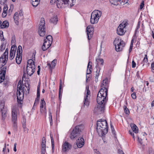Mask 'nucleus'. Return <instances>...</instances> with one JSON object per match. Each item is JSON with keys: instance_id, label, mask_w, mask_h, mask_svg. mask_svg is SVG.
<instances>
[{"instance_id": "nucleus-1", "label": "nucleus", "mask_w": 154, "mask_h": 154, "mask_svg": "<svg viewBox=\"0 0 154 154\" xmlns=\"http://www.w3.org/2000/svg\"><path fill=\"white\" fill-rule=\"evenodd\" d=\"M108 89L105 87L102 88L99 91L97 96V101L99 104L97 108L98 111L103 112L105 109V107L108 99L107 96Z\"/></svg>"}, {"instance_id": "nucleus-2", "label": "nucleus", "mask_w": 154, "mask_h": 154, "mask_svg": "<svg viewBox=\"0 0 154 154\" xmlns=\"http://www.w3.org/2000/svg\"><path fill=\"white\" fill-rule=\"evenodd\" d=\"M97 122V130L98 133L99 134L101 132L103 136L105 135L108 130V126L106 120L100 119Z\"/></svg>"}, {"instance_id": "nucleus-3", "label": "nucleus", "mask_w": 154, "mask_h": 154, "mask_svg": "<svg viewBox=\"0 0 154 154\" xmlns=\"http://www.w3.org/2000/svg\"><path fill=\"white\" fill-rule=\"evenodd\" d=\"M56 0H51V4L54 3ZM76 0H57V5L58 8H62L65 7V5H67L69 8H71L75 3Z\"/></svg>"}, {"instance_id": "nucleus-4", "label": "nucleus", "mask_w": 154, "mask_h": 154, "mask_svg": "<svg viewBox=\"0 0 154 154\" xmlns=\"http://www.w3.org/2000/svg\"><path fill=\"white\" fill-rule=\"evenodd\" d=\"M83 129L82 125H76L72 130L69 131V137L71 140H73L79 136L80 132Z\"/></svg>"}, {"instance_id": "nucleus-5", "label": "nucleus", "mask_w": 154, "mask_h": 154, "mask_svg": "<svg viewBox=\"0 0 154 154\" xmlns=\"http://www.w3.org/2000/svg\"><path fill=\"white\" fill-rule=\"evenodd\" d=\"M18 109L17 105H14L11 108V119L13 123V127L14 130L17 128V113Z\"/></svg>"}, {"instance_id": "nucleus-6", "label": "nucleus", "mask_w": 154, "mask_h": 154, "mask_svg": "<svg viewBox=\"0 0 154 154\" xmlns=\"http://www.w3.org/2000/svg\"><path fill=\"white\" fill-rule=\"evenodd\" d=\"M115 49L117 52L122 51L125 45V43L124 41L121 39L116 38L113 42Z\"/></svg>"}, {"instance_id": "nucleus-7", "label": "nucleus", "mask_w": 154, "mask_h": 154, "mask_svg": "<svg viewBox=\"0 0 154 154\" xmlns=\"http://www.w3.org/2000/svg\"><path fill=\"white\" fill-rule=\"evenodd\" d=\"M101 12L98 10H95L91 13L90 19V22L91 24L97 23L99 19L101 16Z\"/></svg>"}, {"instance_id": "nucleus-8", "label": "nucleus", "mask_w": 154, "mask_h": 154, "mask_svg": "<svg viewBox=\"0 0 154 154\" xmlns=\"http://www.w3.org/2000/svg\"><path fill=\"white\" fill-rule=\"evenodd\" d=\"M8 49L7 48L0 57V68H2L6 63L8 59Z\"/></svg>"}, {"instance_id": "nucleus-9", "label": "nucleus", "mask_w": 154, "mask_h": 154, "mask_svg": "<svg viewBox=\"0 0 154 154\" xmlns=\"http://www.w3.org/2000/svg\"><path fill=\"white\" fill-rule=\"evenodd\" d=\"M45 22L44 18L41 19L40 22L38 32L39 35L41 36H43L45 34Z\"/></svg>"}, {"instance_id": "nucleus-10", "label": "nucleus", "mask_w": 154, "mask_h": 154, "mask_svg": "<svg viewBox=\"0 0 154 154\" xmlns=\"http://www.w3.org/2000/svg\"><path fill=\"white\" fill-rule=\"evenodd\" d=\"M7 109L4 107V104L3 103H0V112L1 113L2 119L4 120L7 116Z\"/></svg>"}, {"instance_id": "nucleus-11", "label": "nucleus", "mask_w": 154, "mask_h": 154, "mask_svg": "<svg viewBox=\"0 0 154 154\" xmlns=\"http://www.w3.org/2000/svg\"><path fill=\"white\" fill-rule=\"evenodd\" d=\"M72 147V145L66 141L62 145V150L64 152H66L70 150Z\"/></svg>"}, {"instance_id": "nucleus-12", "label": "nucleus", "mask_w": 154, "mask_h": 154, "mask_svg": "<svg viewBox=\"0 0 154 154\" xmlns=\"http://www.w3.org/2000/svg\"><path fill=\"white\" fill-rule=\"evenodd\" d=\"M86 95L84 98V101H83L84 104L82 107H84L85 106H88L89 104V102L88 99V96L90 94V91L89 89V87H86Z\"/></svg>"}, {"instance_id": "nucleus-13", "label": "nucleus", "mask_w": 154, "mask_h": 154, "mask_svg": "<svg viewBox=\"0 0 154 154\" xmlns=\"http://www.w3.org/2000/svg\"><path fill=\"white\" fill-rule=\"evenodd\" d=\"M94 29L91 25L88 26L86 28L88 38L90 40L94 32Z\"/></svg>"}, {"instance_id": "nucleus-14", "label": "nucleus", "mask_w": 154, "mask_h": 154, "mask_svg": "<svg viewBox=\"0 0 154 154\" xmlns=\"http://www.w3.org/2000/svg\"><path fill=\"white\" fill-rule=\"evenodd\" d=\"M35 70V66L32 65V66H27L26 67V72L27 74L31 76L34 72Z\"/></svg>"}, {"instance_id": "nucleus-15", "label": "nucleus", "mask_w": 154, "mask_h": 154, "mask_svg": "<svg viewBox=\"0 0 154 154\" xmlns=\"http://www.w3.org/2000/svg\"><path fill=\"white\" fill-rule=\"evenodd\" d=\"M46 139L45 137H43L42 139L41 143V154H45L46 147Z\"/></svg>"}, {"instance_id": "nucleus-16", "label": "nucleus", "mask_w": 154, "mask_h": 154, "mask_svg": "<svg viewBox=\"0 0 154 154\" xmlns=\"http://www.w3.org/2000/svg\"><path fill=\"white\" fill-rule=\"evenodd\" d=\"M17 50V46L13 45L11 47L10 51L9 58L11 60H12L14 58Z\"/></svg>"}, {"instance_id": "nucleus-17", "label": "nucleus", "mask_w": 154, "mask_h": 154, "mask_svg": "<svg viewBox=\"0 0 154 154\" xmlns=\"http://www.w3.org/2000/svg\"><path fill=\"white\" fill-rule=\"evenodd\" d=\"M96 61L97 64L96 66V68L97 69L100 70L103 64V60L101 58L97 59Z\"/></svg>"}, {"instance_id": "nucleus-18", "label": "nucleus", "mask_w": 154, "mask_h": 154, "mask_svg": "<svg viewBox=\"0 0 154 154\" xmlns=\"http://www.w3.org/2000/svg\"><path fill=\"white\" fill-rule=\"evenodd\" d=\"M125 32V28L123 27L122 24H120L117 29V32L118 34L120 35H123Z\"/></svg>"}, {"instance_id": "nucleus-19", "label": "nucleus", "mask_w": 154, "mask_h": 154, "mask_svg": "<svg viewBox=\"0 0 154 154\" xmlns=\"http://www.w3.org/2000/svg\"><path fill=\"white\" fill-rule=\"evenodd\" d=\"M76 143L78 148H82L84 145V140L82 137H79L76 140Z\"/></svg>"}, {"instance_id": "nucleus-20", "label": "nucleus", "mask_w": 154, "mask_h": 154, "mask_svg": "<svg viewBox=\"0 0 154 154\" xmlns=\"http://www.w3.org/2000/svg\"><path fill=\"white\" fill-rule=\"evenodd\" d=\"M24 92L23 90L21 91H19L17 92V96L18 102L22 101L23 99Z\"/></svg>"}, {"instance_id": "nucleus-21", "label": "nucleus", "mask_w": 154, "mask_h": 154, "mask_svg": "<svg viewBox=\"0 0 154 154\" xmlns=\"http://www.w3.org/2000/svg\"><path fill=\"white\" fill-rule=\"evenodd\" d=\"M49 42L46 41V40H44V43L42 46V48L43 51L46 50L50 46L51 44Z\"/></svg>"}, {"instance_id": "nucleus-22", "label": "nucleus", "mask_w": 154, "mask_h": 154, "mask_svg": "<svg viewBox=\"0 0 154 154\" xmlns=\"http://www.w3.org/2000/svg\"><path fill=\"white\" fill-rule=\"evenodd\" d=\"M56 63L57 60L54 59V60L52 61L51 64L50 63H47V65L49 66V68L51 71H52V69L54 67L56 64Z\"/></svg>"}, {"instance_id": "nucleus-23", "label": "nucleus", "mask_w": 154, "mask_h": 154, "mask_svg": "<svg viewBox=\"0 0 154 154\" xmlns=\"http://www.w3.org/2000/svg\"><path fill=\"white\" fill-rule=\"evenodd\" d=\"M58 21V18L57 16H54L51 18L50 22L54 25H56Z\"/></svg>"}, {"instance_id": "nucleus-24", "label": "nucleus", "mask_w": 154, "mask_h": 154, "mask_svg": "<svg viewBox=\"0 0 154 154\" xmlns=\"http://www.w3.org/2000/svg\"><path fill=\"white\" fill-rule=\"evenodd\" d=\"M130 126L132 130V131H134L136 134L138 133V128L135 124L133 123L131 124Z\"/></svg>"}, {"instance_id": "nucleus-25", "label": "nucleus", "mask_w": 154, "mask_h": 154, "mask_svg": "<svg viewBox=\"0 0 154 154\" xmlns=\"http://www.w3.org/2000/svg\"><path fill=\"white\" fill-rule=\"evenodd\" d=\"M9 26V23L7 21H4L0 26V28L3 29L8 28Z\"/></svg>"}, {"instance_id": "nucleus-26", "label": "nucleus", "mask_w": 154, "mask_h": 154, "mask_svg": "<svg viewBox=\"0 0 154 154\" xmlns=\"http://www.w3.org/2000/svg\"><path fill=\"white\" fill-rule=\"evenodd\" d=\"M108 79L107 78L103 80L101 84V87H107L108 84Z\"/></svg>"}, {"instance_id": "nucleus-27", "label": "nucleus", "mask_w": 154, "mask_h": 154, "mask_svg": "<svg viewBox=\"0 0 154 154\" xmlns=\"http://www.w3.org/2000/svg\"><path fill=\"white\" fill-rule=\"evenodd\" d=\"M122 0H110V2L113 5H117L121 3Z\"/></svg>"}, {"instance_id": "nucleus-28", "label": "nucleus", "mask_w": 154, "mask_h": 154, "mask_svg": "<svg viewBox=\"0 0 154 154\" xmlns=\"http://www.w3.org/2000/svg\"><path fill=\"white\" fill-rule=\"evenodd\" d=\"M22 55H17L16 61L17 64H20L22 60Z\"/></svg>"}, {"instance_id": "nucleus-29", "label": "nucleus", "mask_w": 154, "mask_h": 154, "mask_svg": "<svg viewBox=\"0 0 154 154\" xmlns=\"http://www.w3.org/2000/svg\"><path fill=\"white\" fill-rule=\"evenodd\" d=\"M32 5L34 7H36L39 3L40 0H31Z\"/></svg>"}, {"instance_id": "nucleus-30", "label": "nucleus", "mask_w": 154, "mask_h": 154, "mask_svg": "<svg viewBox=\"0 0 154 154\" xmlns=\"http://www.w3.org/2000/svg\"><path fill=\"white\" fill-rule=\"evenodd\" d=\"M22 47L21 46H18L17 51V55H22Z\"/></svg>"}, {"instance_id": "nucleus-31", "label": "nucleus", "mask_w": 154, "mask_h": 154, "mask_svg": "<svg viewBox=\"0 0 154 154\" xmlns=\"http://www.w3.org/2000/svg\"><path fill=\"white\" fill-rule=\"evenodd\" d=\"M62 82L61 80H60V86L59 88V99H60L61 98V97H60V95L61 93V91L62 90Z\"/></svg>"}, {"instance_id": "nucleus-32", "label": "nucleus", "mask_w": 154, "mask_h": 154, "mask_svg": "<svg viewBox=\"0 0 154 154\" xmlns=\"http://www.w3.org/2000/svg\"><path fill=\"white\" fill-rule=\"evenodd\" d=\"M45 40H46V41L51 44L53 40L52 36L51 35H49L46 37V39Z\"/></svg>"}, {"instance_id": "nucleus-33", "label": "nucleus", "mask_w": 154, "mask_h": 154, "mask_svg": "<svg viewBox=\"0 0 154 154\" xmlns=\"http://www.w3.org/2000/svg\"><path fill=\"white\" fill-rule=\"evenodd\" d=\"M32 65H35V63L33 60L32 59H29L27 61V66H32Z\"/></svg>"}, {"instance_id": "nucleus-34", "label": "nucleus", "mask_w": 154, "mask_h": 154, "mask_svg": "<svg viewBox=\"0 0 154 154\" xmlns=\"http://www.w3.org/2000/svg\"><path fill=\"white\" fill-rule=\"evenodd\" d=\"M51 138V146H52V151H54V143L53 139V137L50 134Z\"/></svg>"}, {"instance_id": "nucleus-35", "label": "nucleus", "mask_w": 154, "mask_h": 154, "mask_svg": "<svg viewBox=\"0 0 154 154\" xmlns=\"http://www.w3.org/2000/svg\"><path fill=\"white\" fill-rule=\"evenodd\" d=\"M40 112L41 113H45L46 114L47 111L46 109L45 106L44 108L40 107Z\"/></svg>"}, {"instance_id": "nucleus-36", "label": "nucleus", "mask_w": 154, "mask_h": 154, "mask_svg": "<svg viewBox=\"0 0 154 154\" xmlns=\"http://www.w3.org/2000/svg\"><path fill=\"white\" fill-rule=\"evenodd\" d=\"M40 107L42 108L44 107V105L45 106L46 103L44 100V99H42L41 100L40 103Z\"/></svg>"}, {"instance_id": "nucleus-37", "label": "nucleus", "mask_w": 154, "mask_h": 154, "mask_svg": "<svg viewBox=\"0 0 154 154\" xmlns=\"http://www.w3.org/2000/svg\"><path fill=\"white\" fill-rule=\"evenodd\" d=\"M123 109L125 113L128 115H129L130 113V111L128 109L127 106L124 105L123 106Z\"/></svg>"}, {"instance_id": "nucleus-38", "label": "nucleus", "mask_w": 154, "mask_h": 154, "mask_svg": "<svg viewBox=\"0 0 154 154\" xmlns=\"http://www.w3.org/2000/svg\"><path fill=\"white\" fill-rule=\"evenodd\" d=\"M148 62V59L147 58V55L145 54V57L142 62L141 63L143 64V65L145 63H147Z\"/></svg>"}, {"instance_id": "nucleus-39", "label": "nucleus", "mask_w": 154, "mask_h": 154, "mask_svg": "<svg viewBox=\"0 0 154 154\" xmlns=\"http://www.w3.org/2000/svg\"><path fill=\"white\" fill-rule=\"evenodd\" d=\"M40 85H38L37 86V97L40 98Z\"/></svg>"}, {"instance_id": "nucleus-40", "label": "nucleus", "mask_w": 154, "mask_h": 154, "mask_svg": "<svg viewBox=\"0 0 154 154\" xmlns=\"http://www.w3.org/2000/svg\"><path fill=\"white\" fill-rule=\"evenodd\" d=\"M100 70L97 69V70L96 71V74L95 75V77L96 79H97H97L99 75V72Z\"/></svg>"}, {"instance_id": "nucleus-41", "label": "nucleus", "mask_w": 154, "mask_h": 154, "mask_svg": "<svg viewBox=\"0 0 154 154\" xmlns=\"http://www.w3.org/2000/svg\"><path fill=\"white\" fill-rule=\"evenodd\" d=\"M24 88V87H23V88H22V85H19V86H18V85H17V91H21L22 90H23V88Z\"/></svg>"}, {"instance_id": "nucleus-42", "label": "nucleus", "mask_w": 154, "mask_h": 154, "mask_svg": "<svg viewBox=\"0 0 154 154\" xmlns=\"http://www.w3.org/2000/svg\"><path fill=\"white\" fill-rule=\"evenodd\" d=\"M49 116L50 117V125H52L53 124L52 115L50 112H49Z\"/></svg>"}, {"instance_id": "nucleus-43", "label": "nucleus", "mask_w": 154, "mask_h": 154, "mask_svg": "<svg viewBox=\"0 0 154 154\" xmlns=\"http://www.w3.org/2000/svg\"><path fill=\"white\" fill-rule=\"evenodd\" d=\"M92 63L91 62L89 61L88 62V66H87L88 69H89V72H91V69L92 66L91 65V64H92Z\"/></svg>"}, {"instance_id": "nucleus-44", "label": "nucleus", "mask_w": 154, "mask_h": 154, "mask_svg": "<svg viewBox=\"0 0 154 154\" xmlns=\"http://www.w3.org/2000/svg\"><path fill=\"white\" fill-rule=\"evenodd\" d=\"M110 127L112 134L114 135H115L116 131L114 128L113 126L111 124H110Z\"/></svg>"}, {"instance_id": "nucleus-45", "label": "nucleus", "mask_w": 154, "mask_h": 154, "mask_svg": "<svg viewBox=\"0 0 154 154\" xmlns=\"http://www.w3.org/2000/svg\"><path fill=\"white\" fill-rule=\"evenodd\" d=\"M129 134H131V135L132 136L133 138L134 139V140H135V136L134 135V132L132 131H129Z\"/></svg>"}, {"instance_id": "nucleus-46", "label": "nucleus", "mask_w": 154, "mask_h": 154, "mask_svg": "<svg viewBox=\"0 0 154 154\" xmlns=\"http://www.w3.org/2000/svg\"><path fill=\"white\" fill-rule=\"evenodd\" d=\"M5 48V47L4 46V44H2L0 46V51H3Z\"/></svg>"}, {"instance_id": "nucleus-47", "label": "nucleus", "mask_w": 154, "mask_h": 154, "mask_svg": "<svg viewBox=\"0 0 154 154\" xmlns=\"http://www.w3.org/2000/svg\"><path fill=\"white\" fill-rule=\"evenodd\" d=\"M18 14L17 12H16L14 15V20L18 19Z\"/></svg>"}, {"instance_id": "nucleus-48", "label": "nucleus", "mask_w": 154, "mask_h": 154, "mask_svg": "<svg viewBox=\"0 0 154 154\" xmlns=\"http://www.w3.org/2000/svg\"><path fill=\"white\" fill-rule=\"evenodd\" d=\"M7 15L6 11L5 10V8L3 9V12L2 14V17H5Z\"/></svg>"}, {"instance_id": "nucleus-49", "label": "nucleus", "mask_w": 154, "mask_h": 154, "mask_svg": "<svg viewBox=\"0 0 154 154\" xmlns=\"http://www.w3.org/2000/svg\"><path fill=\"white\" fill-rule=\"evenodd\" d=\"M132 98L134 99H135L137 97L136 95V93L135 92L133 93L131 95Z\"/></svg>"}, {"instance_id": "nucleus-50", "label": "nucleus", "mask_w": 154, "mask_h": 154, "mask_svg": "<svg viewBox=\"0 0 154 154\" xmlns=\"http://www.w3.org/2000/svg\"><path fill=\"white\" fill-rule=\"evenodd\" d=\"M6 73V71L5 70H3L2 69L1 73H0V75H1L3 76V77H5V75Z\"/></svg>"}, {"instance_id": "nucleus-51", "label": "nucleus", "mask_w": 154, "mask_h": 154, "mask_svg": "<svg viewBox=\"0 0 154 154\" xmlns=\"http://www.w3.org/2000/svg\"><path fill=\"white\" fill-rule=\"evenodd\" d=\"M9 82L7 80L5 79L4 80L3 85L5 86L6 87L8 84Z\"/></svg>"}, {"instance_id": "nucleus-52", "label": "nucleus", "mask_w": 154, "mask_h": 154, "mask_svg": "<svg viewBox=\"0 0 154 154\" xmlns=\"http://www.w3.org/2000/svg\"><path fill=\"white\" fill-rule=\"evenodd\" d=\"M39 98L36 97L34 103V105L35 104H37L39 103Z\"/></svg>"}, {"instance_id": "nucleus-53", "label": "nucleus", "mask_w": 154, "mask_h": 154, "mask_svg": "<svg viewBox=\"0 0 154 154\" xmlns=\"http://www.w3.org/2000/svg\"><path fill=\"white\" fill-rule=\"evenodd\" d=\"M141 71L140 72L139 71H138L137 72V73H136V76L137 77V78L138 79H141V77H140V73H141Z\"/></svg>"}, {"instance_id": "nucleus-54", "label": "nucleus", "mask_w": 154, "mask_h": 154, "mask_svg": "<svg viewBox=\"0 0 154 154\" xmlns=\"http://www.w3.org/2000/svg\"><path fill=\"white\" fill-rule=\"evenodd\" d=\"M144 1H143L140 5V9H142L144 7Z\"/></svg>"}, {"instance_id": "nucleus-55", "label": "nucleus", "mask_w": 154, "mask_h": 154, "mask_svg": "<svg viewBox=\"0 0 154 154\" xmlns=\"http://www.w3.org/2000/svg\"><path fill=\"white\" fill-rule=\"evenodd\" d=\"M128 24V23L127 22H125L124 23H122L120 24H122V26L123 27L125 28L126 26Z\"/></svg>"}, {"instance_id": "nucleus-56", "label": "nucleus", "mask_w": 154, "mask_h": 154, "mask_svg": "<svg viewBox=\"0 0 154 154\" xmlns=\"http://www.w3.org/2000/svg\"><path fill=\"white\" fill-rule=\"evenodd\" d=\"M5 77L0 75V83L4 81Z\"/></svg>"}, {"instance_id": "nucleus-57", "label": "nucleus", "mask_w": 154, "mask_h": 154, "mask_svg": "<svg viewBox=\"0 0 154 154\" xmlns=\"http://www.w3.org/2000/svg\"><path fill=\"white\" fill-rule=\"evenodd\" d=\"M151 68L152 72L154 73V63L152 62L151 65Z\"/></svg>"}, {"instance_id": "nucleus-58", "label": "nucleus", "mask_w": 154, "mask_h": 154, "mask_svg": "<svg viewBox=\"0 0 154 154\" xmlns=\"http://www.w3.org/2000/svg\"><path fill=\"white\" fill-rule=\"evenodd\" d=\"M91 72H89V73L87 72V75L86 76V82H88V79L90 78V75L89 76L88 75H89L91 73Z\"/></svg>"}, {"instance_id": "nucleus-59", "label": "nucleus", "mask_w": 154, "mask_h": 154, "mask_svg": "<svg viewBox=\"0 0 154 154\" xmlns=\"http://www.w3.org/2000/svg\"><path fill=\"white\" fill-rule=\"evenodd\" d=\"M131 65L132 68H134L136 67V63L134 60L132 61Z\"/></svg>"}, {"instance_id": "nucleus-60", "label": "nucleus", "mask_w": 154, "mask_h": 154, "mask_svg": "<svg viewBox=\"0 0 154 154\" xmlns=\"http://www.w3.org/2000/svg\"><path fill=\"white\" fill-rule=\"evenodd\" d=\"M138 141L141 144H142V139L141 138H140L138 136H137Z\"/></svg>"}, {"instance_id": "nucleus-61", "label": "nucleus", "mask_w": 154, "mask_h": 154, "mask_svg": "<svg viewBox=\"0 0 154 154\" xmlns=\"http://www.w3.org/2000/svg\"><path fill=\"white\" fill-rule=\"evenodd\" d=\"M17 145V143H15L14 144V150L15 152L17 151V149H16Z\"/></svg>"}, {"instance_id": "nucleus-62", "label": "nucleus", "mask_w": 154, "mask_h": 154, "mask_svg": "<svg viewBox=\"0 0 154 154\" xmlns=\"http://www.w3.org/2000/svg\"><path fill=\"white\" fill-rule=\"evenodd\" d=\"M94 154H100L97 149H94Z\"/></svg>"}, {"instance_id": "nucleus-63", "label": "nucleus", "mask_w": 154, "mask_h": 154, "mask_svg": "<svg viewBox=\"0 0 154 154\" xmlns=\"http://www.w3.org/2000/svg\"><path fill=\"white\" fill-rule=\"evenodd\" d=\"M149 152V154H154V151L152 150H150Z\"/></svg>"}, {"instance_id": "nucleus-64", "label": "nucleus", "mask_w": 154, "mask_h": 154, "mask_svg": "<svg viewBox=\"0 0 154 154\" xmlns=\"http://www.w3.org/2000/svg\"><path fill=\"white\" fill-rule=\"evenodd\" d=\"M118 153L119 154H123L124 153L122 151L120 150L119 149L118 150Z\"/></svg>"}]
</instances>
